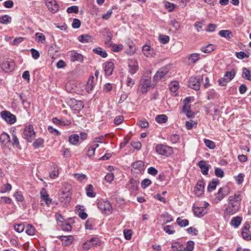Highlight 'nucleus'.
<instances>
[{
	"label": "nucleus",
	"instance_id": "f257e3e1",
	"mask_svg": "<svg viewBox=\"0 0 251 251\" xmlns=\"http://www.w3.org/2000/svg\"><path fill=\"white\" fill-rule=\"evenodd\" d=\"M242 196L240 192H238L228 199V205L224 211L225 215H232L240 209Z\"/></svg>",
	"mask_w": 251,
	"mask_h": 251
},
{
	"label": "nucleus",
	"instance_id": "f03ea898",
	"mask_svg": "<svg viewBox=\"0 0 251 251\" xmlns=\"http://www.w3.org/2000/svg\"><path fill=\"white\" fill-rule=\"evenodd\" d=\"M230 192V189L226 186H223L219 189L218 191L215 194L213 202L218 203L221 201Z\"/></svg>",
	"mask_w": 251,
	"mask_h": 251
},
{
	"label": "nucleus",
	"instance_id": "7ed1b4c3",
	"mask_svg": "<svg viewBox=\"0 0 251 251\" xmlns=\"http://www.w3.org/2000/svg\"><path fill=\"white\" fill-rule=\"evenodd\" d=\"M203 80V76L201 75L192 76L188 82V86L195 90H199L200 88L201 83Z\"/></svg>",
	"mask_w": 251,
	"mask_h": 251
},
{
	"label": "nucleus",
	"instance_id": "20e7f679",
	"mask_svg": "<svg viewBox=\"0 0 251 251\" xmlns=\"http://www.w3.org/2000/svg\"><path fill=\"white\" fill-rule=\"evenodd\" d=\"M98 207L102 213L109 215L112 212V206L108 201L101 200L98 203Z\"/></svg>",
	"mask_w": 251,
	"mask_h": 251
},
{
	"label": "nucleus",
	"instance_id": "39448f33",
	"mask_svg": "<svg viewBox=\"0 0 251 251\" xmlns=\"http://www.w3.org/2000/svg\"><path fill=\"white\" fill-rule=\"evenodd\" d=\"M140 90L142 93L147 92L151 87V78L149 76H144L140 80Z\"/></svg>",
	"mask_w": 251,
	"mask_h": 251
},
{
	"label": "nucleus",
	"instance_id": "423d86ee",
	"mask_svg": "<svg viewBox=\"0 0 251 251\" xmlns=\"http://www.w3.org/2000/svg\"><path fill=\"white\" fill-rule=\"evenodd\" d=\"M24 136L28 142H31L32 140L34 139L35 137V132L32 126L28 125L25 128L24 131Z\"/></svg>",
	"mask_w": 251,
	"mask_h": 251
},
{
	"label": "nucleus",
	"instance_id": "0eeeda50",
	"mask_svg": "<svg viewBox=\"0 0 251 251\" xmlns=\"http://www.w3.org/2000/svg\"><path fill=\"white\" fill-rule=\"evenodd\" d=\"M2 70L5 72H11L14 68L15 63L11 59H5L0 64Z\"/></svg>",
	"mask_w": 251,
	"mask_h": 251
},
{
	"label": "nucleus",
	"instance_id": "6e6552de",
	"mask_svg": "<svg viewBox=\"0 0 251 251\" xmlns=\"http://www.w3.org/2000/svg\"><path fill=\"white\" fill-rule=\"evenodd\" d=\"M1 117L9 124H13L16 121V116L10 112L4 110L1 112Z\"/></svg>",
	"mask_w": 251,
	"mask_h": 251
},
{
	"label": "nucleus",
	"instance_id": "1a4fd4ad",
	"mask_svg": "<svg viewBox=\"0 0 251 251\" xmlns=\"http://www.w3.org/2000/svg\"><path fill=\"white\" fill-rule=\"evenodd\" d=\"M45 2L51 13H55L59 10V7L55 0H45Z\"/></svg>",
	"mask_w": 251,
	"mask_h": 251
},
{
	"label": "nucleus",
	"instance_id": "9d476101",
	"mask_svg": "<svg viewBox=\"0 0 251 251\" xmlns=\"http://www.w3.org/2000/svg\"><path fill=\"white\" fill-rule=\"evenodd\" d=\"M204 186L203 181L202 180H199L195 187V195L197 197H201L202 196L204 192Z\"/></svg>",
	"mask_w": 251,
	"mask_h": 251
},
{
	"label": "nucleus",
	"instance_id": "9b49d317",
	"mask_svg": "<svg viewBox=\"0 0 251 251\" xmlns=\"http://www.w3.org/2000/svg\"><path fill=\"white\" fill-rule=\"evenodd\" d=\"M142 51L143 54L147 57H152L155 55V51L154 49L147 45L143 46Z\"/></svg>",
	"mask_w": 251,
	"mask_h": 251
},
{
	"label": "nucleus",
	"instance_id": "f8f14e48",
	"mask_svg": "<svg viewBox=\"0 0 251 251\" xmlns=\"http://www.w3.org/2000/svg\"><path fill=\"white\" fill-rule=\"evenodd\" d=\"M193 210L195 215L198 217H201L204 216L207 213L206 209H202L201 206H193Z\"/></svg>",
	"mask_w": 251,
	"mask_h": 251
},
{
	"label": "nucleus",
	"instance_id": "ddd939ff",
	"mask_svg": "<svg viewBox=\"0 0 251 251\" xmlns=\"http://www.w3.org/2000/svg\"><path fill=\"white\" fill-rule=\"evenodd\" d=\"M128 72L131 74H135L138 70V64L136 60L130 61L128 63Z\"/></svg>",
	"mask_w": 251,
	"mask_h": 251
},
{
	"label": "nucleus",
	"instance_id": "4468645a",
	"mask_svg": "<svg viewBox=\"0 0 251 251\" xmlns=\"http://www.w3.org/2000/svg\"><path fill=\"white\" fill-rule=\"evenodd\" d=\"M71 60L72 61H78L82 62L83 61V56L82 54L78 53L75 51H72L70 52Z\"/></svg>",
	"mask_w": 251,
	"mask_h": 251
},
{
	"label": "nucleus",
	"instance_id": "2eb2a0df",
	"mask_svg": "<svg viewBox=\"0 0 251 251\" xmlns=\"http://www.w3.org/2000/svg\"><path fill=\"white\" fill-rule=\"evenodd\" d=\"M114 65L112 62H107L104 66V72L106 75L110 76L112 74Z\"/></svg>",
	"mask_w": 251,
	"mask_h": 251
},
{
	"label": "nucleus",
	"instance_id": "dca6fc26",
	"mask_svg": "<svg viewBox=\"0 0 251 251\" xmlns=\"http://www.w3.org/2000/svg\"><path fill=\"white\" fill-rule=\"evenodd\" d=\"M198 166L200 168L201 172L203 175H206L208 174L209 166L206 164L205 161H200L198 163Z\"/></svg>",
	"mask_w": 251,
	"mask_h": 251
},
{
	"label": "nucleus",
	"instance_id": "f3484780",
	"mask_svg": "<svg viewBox=\"0 0 251 251\" xmlns=\"http://www.w3.org/2000/svg\"><path fill=\"white\" fill-rule=\"evenodd\" d=\"M168 149V147L162 144L157 145L155 148L156 151L158 153L165 155H167V151Z\"/></svg>",
	"mask_w": 251,
	"mask_h": 251
},
{
	"label": "nucleus",
	"instance_id": "a211bd4d",
	"mask_svg": "<svg viewBox=\"0 0 251 251\" xmlns=\"http://www.w3.org/2000/svg\"><path fill=\"white\" fill-rule=\"evenodd\" d=\"M59 239L62 242L64 246L70 245L72 244L74 240V238L72 236H60Z\"/></svg>",
	"mask_w": 251,
	"mask_h": 251
},
{
	"label": "nucleus",
	"instance_id": "6ab92c4d",
	"mask_svg": "<svg viewBox=\"0 0 251 251\" xmlns=\"http://www.w3.org/2000/svg\"><path fill=\"white\" fill-rule=\"evenodd\" d=\"M132 168L137 170L140 172L144 170V163L142 161H137L132 164Z\"/></svg>",
	"mask_w": 251,
	"mask_h": 251
},
{
	"label": "nucleus",
	"instance_id": "aec40b11",
	"mask_svg": "<svg viewBox=\"0 0 251 251\" xmlns=\"http://www.w3.org/2000/svg\"><path fill=\"white\" fill-rule=\"evenodd\" d=\"M93 40V37L89 34L81 35L78 37L79 41L82 43H86L90 42H92Z\"/></svg>",
	"mask_w": 251,
	"mask_h": 251
},
{
	"label": "nucleus",
	"instance_id": "412c9836",
	"mask_svg": "<svg viewBox=\"0 0 251 251\" xmlns=\"http://www.w3.org/2000/svg\"><path fill=\"white\" fill-rule=\"evenodd\" d=\"M139 180L131 178L128 183V188L132 190H136L138 188Z\"/></svg>",
	"mask_w": 251,
	"mask_h": 251
},
{
	"label": "nucleus",
	"instance_id": "4be33fe9",
	"mask_svg": "<svg viewBox=\"0 0 251 251\" xmlns=\"http://www.w3.org/2000/svg\"><path fill=\"white\" fill-rule=\"evenodd\" d=\"M216 49V46L213 44H209L206 46L202 47L201 48V50L204 53H209L214 50Z\"/></svg>",
	"mask_w": 251,
	"mask_h": 251
},
{
	"label": "nucleus",
	"instance_id": "5701e85b",
	"mask_svg": "<svg viewBox=\"0 0 251 251\" xmlns=\"http://www.w3.org/2000/svg\"><path fill=\"white\" fill-rule=\"evenodd\" d=\"M219 34L220 36L226 39H231L233 37V34L229 30H221L220 31Z\"/></svg>",
	"mask_w": 251,
	"mask_h": 251
},
{
	"label": "nucleus",
	"instance_id": "b1692460",
	"mask_svg": "<svg viewBox=\"0 0 251 251\" xmlns=\"http://www.w3.org/2000/svg\"><path fill=\"white\" fill-rule=\"evenodd\" d=\"M93 51L96 54L99 55L103 58H105L107 56L106 51L102 49L101 48L98 47L93 50Z\"/></svg>",
	"mask_w": 251,
	"mask_h": 251
},
{
	"label": "nucleus",
	"instance_id": "393cba45",
	"mask_svg": "<svg viewBox=\"0 0 251 251\" xmlns=\"http://www.w3.org/2000/svg\"><path fill=\"white\" fill-rule=\"evenodd\" d=\"M242 219L241 217L237 216L235 217H233L230 222V224L231 226H234L235 228L238 227L241 223Z\"/></svg>",
	"mask_w": 251,
	"mask_h": 251
},
{
	"label": "nucleus",
	"instance_id": "a878e982",
	"mask_svg": "<svg viewBox=\"0 0 251 251\" xmlns=\"http://www.w3.org/2000/svg\"><path fill=\"white\" fill-rule=\"evenodd\" d=\"M167 71L166 69H161L155 74L154 76V79L157 80L162 78L167 74Z\"/></svg>",
	"mask_w": 251,
	"mask_h": 251
},
{
	"label": "nucleus",
	"instance_id": "bb28decb",
	"mask_svg": "<svg viewBox=\"0 0 251 251\" xmlns=\"http://www.w3.org/2000/svg\"><path fill=\"white\" fill-rule=\"evenodd\" d=\"M86 193L88 197L94 198L96 196V194L94 191V187L92 184H89L86 187Z\"/></svg>",
	"mask_w": 251,
	"mask_h": 251
},
{
	"label": "nucleus",
	"instance_id": "cd10ccee",
	"mask_svg": "<svg viewBox=\"0 0 251 251\" xmlns=\"http://www.w3.org/2000/svg\"><path fill=\"white\" fill-rule=\"evenodd\" d=\"M41 198L45 201L47 205L51 202V200L49 198V195L47 193L45 189H43L40 192Z\"/></svg>",
	"mask_w": 251,
	"mask_h": 251
},
{
	"label": "nucleus",
	"instance_id": "c85d7f7f",
	"mask_svg": "<svg viewBox=\"0 0 251 251\" xmlns=\"http://www.w3.org/2000/svg\"><path fill=\"white\" fill-rule=\"evenodd\" d=\"M94 77L92 76H90L89 78V79L87 82V84H86V91L88 92V93H90L93 89V88H94Z\"/></svg>",
	"mask_w": 251,
	"mask_h": 251
},
{
	"label": "nucleus",
	"instance_id": "c756f323",
	"mask_svg": "<svg viewBox=\"0 0 251 251\" xmlns=\"http://www.w3.org/2000/svg\"><path fill=\"white\" fill-rule=\"evenodd\" d=\"M0 141L4 145H6L10 142L9 135L3 132L0 136Z\"/></svg>",
	"mask_w": 251,
	"mask_h": 251
},
{
	"label": "nucleus",
	"instance_id": "7c9ffc66",
	"mask_svg": "<svg viewBox=\"0 0 251 251\" xmlns=\"http://www.w3.org/2000/svg\"><path fill=\"white\" fill-rule=\"evenodd\" d=\"M168 117L166 115L162 114L157 115L155 117V121L159 124L166 123L167 122Z\"/></svg>",
	"mask_w": 251,
	"mask_h": 251
},
{
	"label": "nucleus",
	"instance_id": "2f4dec72",
	"mask_svg": "<svg viewBox=\"0 0 251 251\" xmlns=\"http://www.w3.org/2000/svg\"><path fill=\"white\" fill-rule=\"evenodd\" d=\"M79 136L76 134H74L69 137V141L71 144L76 145L79 141Z\"/></svg>",
	"mask_w": 251,
	"mask_h": 251
},
{
	"label": "nucleus",
	"instance_id": "473e14b6",
	"mask_svg": "<svg viewBox=\"0 0 251 251\" xmlns=\"http://www.w3.org/2000/svg\"><path fill=\"white\" fill-rule=\"evenodd\" d=\"M12 21V18L7 15L0 17V23L4 25H8Z\"/></svg>",
	"mask_w": 251,
	"mask_h": 251
},
{
	"label": "nucleus",
	"instance_id": "72a5a7b5",
	"mask_svg": "<svg viewBox=\"0 0 251 251\" xmlns=\"http://www.w3.org/2000/svg\"><path fill=\"white\" fill-rule=\"evenodd\" d=\"M219 183V180L217 179H213L209 183L207 187L208 192H211L216 189L217 184Z\"/></svg>",
	"mask_w": 251,
	"mask_h": 251
},
{
	"label": "nucleus",
	"instance_id": "f704fd0d",
	"mask_svg": "<svg viewBox=\"0 0 251 251\" xmlns=\"http://www.w3.org/2000/svg\"><path fill=\"white\" fill-rule=\"evenodd\" d=\"M242 77L247 80H251V72L249 69L243 68Z\"/></svg>",
	"mask_w": 251,
	"mask_h": 251
},
{
	"label": "nucleus",
	"instance_id": "c9c22d12",
	"mask_svg": "<svg viewBox=\"0 0 251 251\" xmlns=\"http://www.w3.org/2000/svg\"><path fill=\"white\" fill-rule=\"evenodd\" d=\"M136 51V46L135 44L132 43H129L128 44V48L126 50V53L128 54L132 55L135 53Z\"/></svg>",
	"mask_w": 251,
	"mask_h": 251
},
{
	"label": "nucleus",
	"instance_id": "e433bc0d",
	"mask_svg": "<svg viewBox=\"0 0 251 251\" xmlns=\"http://www.w3.org/2000/svg\"><path fill=\"white\" fill-rule=\"evenodd\" d=\"M94 240H97L93 238H91L90 240L86 241L82 245V248L84 250H88L91 248L93 247L92 244L91 243V241H94Z\"/></svg>",
	"mask_w": 251,
	"mask_h": 251
},
{
	"label": "nucleus",
	"instance_id": "4c0bfd02",
	"mask_svg": "<svg viewBox=\"0 0 251 251\" xmlns=\"http://www.w3.org/2000/svg\"><path fill=\"white\" fill-rule=\"evenodd\" d=\"M72 102L75 104L74 105V109L76 110H79L83 107V102L81 100H73Z\"/></svg>",
	"mask_w": 251,
	"mask_h": 251
},
{
	"label": "nucleus",
	"instance_id": "58836bf2",
	"mask_svg": "<svg viewBox=\"0 0 251 251\" xmlns=\"http://www.w3.org/2000/svg\"><path fill=\"white\" fill-rule=\"evenodd\" d=\"M190 98L187 97L185 98V99L184 100V105L183 106L182 111L184 113L190 111V105L189 104L190 102Z\"/></svg>",
	"mask_w": 251,
	"mask_h": 251
},
{
	"label": "nucleus",
	"instance_id": "ea45409f",
	"mask_svg": "<svg viewBox=\"0 0 251 251\" xmlns=\"http://www.w3.org/2000/svg\"><path fill=\"white\" fill-rule=\"evenodd\" d=\"M235 71L233 69L231 71L227 72L224 75V77L226 78L227 81H230L235 75Z\"/></svg>",
	"mask_w": 251,
	"mask_h": 251
},
{
	"label": "nucleus",
	"instance_id": "a19ab883",
	"mask_svg": "<svg viewBox=\"0 0 251 251\" xmlns=\"http://www.w3.org/2000/svg\"><path fill=\"white\" fill-rule=\"evenodd\" d=\"M176 223L178 225L181 227H185L189 224L188 220L186 219H182L180 217L177 218L176 219Z\"/></svg>",
	"mask_w": 251,
	"mask_h": 251
},
{
	"label": "nucleus",
	"instance_id": "79ce46f5",
	"mask_svg": "<svg viewBox=\"0 0 251 251\" xmlns=\"http://www.w3.org/2000/svg\"><path fill=\"white\" fill-rule=\"evenodd\" d=\"M245 175L244 174L240 173L237 176H234V178L235 180L236 183L238 184H241L244 181Z\"/></svg>",
	"mask_w": 251,
	"mask_h": 251
},
{
	"label": "nucleus",
	"instance_id": "37998d69",
	"mask_svg": "<svg viewBox=\"0 0 251 251\" xmlns=\"http://www.w3.org/2000/svg\"><path fill=\"white\" fill-rule=\"evenodd\" d=\"M194 242L193 241H189L187 242L185 248H183V251H193L194 249Z\"/></svg>",
	"mask_w": 251,
	"mask_h": 251
},
{
	"label": "nucleus",
	"instance_id": "c03bdc74",
	"mask_svg": "<svg viewBox=\"0 0 251 251\" xmlns=\"http://www.w3.org/2000/svg\"><path fill=\"white\" fill-rule=\"evenodd\" d=\"M25 232L29 235H33L35 234V229L31 225H28L25 227Z\"/></svg>",
	"mask_w": 251,
	"mask_h": 251
},
{
	"label": "nucleus",
	"instance_id": "a18cd8bd",
	"mask_svg": "<svg viewBox=\"0 0 251 251\" xmlns=\"http://www.w3.org/2000/svg\"><path fill=\"white\" fill-rule=\"evenodd\" d=\"M204 143L205 146L210 149H214L216 147L215 143L210 140L205 139Z\"/></svg>",
	"mask_w": 251,
	"mask_h": 251
},
{
	"label": "nucleus",
	"instance_id": "49530a36",
	"mask_svg": "<svg viewBox=\"0 0 251 251\" xmlns=\"http://www.w3.org/2000/svg\"><path fill=\"white\" fill-rule=\"evenodd\" d=\"M200 59V54L198 53L191 54L189 57V60L193 63H195Z\"/></svg>",
	"mask_w": 251,
	"mask_h": 251
},
{
	"label": "nucleus",
	"instance_id": "de8ad7c7",
	"mask_svg": "<svg viewBox=\"0 0 251 251\" xmlns=\"http://www.w3.org/2000/svg\"><path fill=\"white\" fill-rule=\"evenodd\" d=\"M44 143L43 139L39 138L36 140L33 143L34 148L37 149L43 146Z\"/></svg>",
	"mask_w": 251,
	"mask_h": 251
},
{
	"label": "nucleus",
	"instance_id": "09e8293b",
	"mask_svg": "<svg viewBox=\"0 0 251 251\" xmlns=\"http://www.w3.org/2000/svg\"><path fill=\"white\" fill-rule=\"evenodd\" d=\"M178 88V83L176 81L172 82L170 84V89L172 92H176Z\"/></svg>",
	"mask_w": 251,
	"mask_h": 251
},
{
	"label": "nucleus",
	"instance_id": "8fccbe9b",
	"mask_svg": "<svg viewBox=\"0 0 251 251\" xmlns=\"http://www.w3.org/2000/svg\"><path fill=\"white\" fill-rule=\"evenodd\" d=\"M173 229V226L169 225L165 226L163 227L164 230L168 234H173L175 232Z\"/></svg>",
	"mask_w": 251,
	"mask_h": 251
},
{
	"label": "nucleus",
	"instance_id": "3c124183",
	"mask_svg": "<svg viewBox=\"0 0 251 251\" xmlns=\"http://www.w3.org/2000/svg\"><path fill=\"white\" fill-rule=\"evenodd\" d=\"M161 216L163 219L164 223H169L173 220L172 216L168 213L163 214Z\"/></svg>",
	"mask_w": 251,
	"mask_h": 251
},
{
	"label": "nucleus",
	"instance_id": "603ef678",
	"mask_svg": "<svg viewBox=\"0 0 251 251\" xmlns=\"http://www.w3.org/2000/svg\"><path fill=\"white\" fill-rule=\"evenodd\" d=\"M159 40L163 44L167 43L170 40V37L167 35H160L159 36Z\"/></svg>",
	"mask_w": 251,
	"mask_h": 251
},
{
	"label": "nucleus",
	"instance_id": "864d4df0",
	"mask_svg": "<svg viewBox=\"0 0 251 251\" xmlns=\"http://www.w3.org/2000/svg\"><path fill=\"white\" fill-rule=\"evenodd\" d=\"M78 11V7L75 5L69 7L67 9V12L68 13H77Z\"/></svg>",
	"mask_w": 251,
	"mask_h": 251
},
{
	"label": "nucleus",
	"instance_id": "5fc2aeb1",
	"mask_svg": "<svg viewBox=\"0 0 251 251\" xmlns=\"http://www.w3.org/2000/svg\"><path fill=\"white\" fill-rule=\"evenodd\" d=\"M236 56L237 58L240 59L244 58H248L249 56L248 54L243 51H240L236 53Z\"/></svg>",
	"mask_w": 251,
	"mask_h": 251
},
{
	"label": "nucleus",
	"instance_id": "6e6d98bb",
	"mask_svg": "<svg viewBox=\"0 0 251 251\" xmlns=\"http://www.w3.org/2000/svg\"><path fill=\"white\" fill-rule=\"evenodd\" d=\"M14 228L17 232L21 233L24 230L25 227L24 224H20L15 225L14 226Z\"/></svg>",
	"mask_w": 251,
	"mask_h": 251
},
{
	"label": "nucleus",
	"instance_id": "4d7b16f0",
	"mask_svg": "<svg viewBox=\"0 0 251 251\" xmlns=\"http://www.w3.org/2000/svg\"><path fill=\"white\" fill-rule=\"evenodd\" d=\"M151 183V180L148 178H145L144 180H142L141 182V187L145 189V188L148 187L149 185H150Z\"/></svg>",
	"mask_w": 251,
	"mask_h": 251
},
{
	"label": "nucleus",
	"instance_id": "13d9d810",
	"mask_svg": "<svg viewBox=\"0 0 251 251\" xmlns=\"http://www.w3.org/2000/svg\"><path fill=\"white\" fill-rule=\"evenodd\" d=\"M215 174L218 177H223L224 176V172L220 168H216L215 170Z\"/></svg>",
	"mask_w": 251,
	"mask_h": 251
},
{
	"label": "nucleus",
	"instance_id": "bf43d9fd",
	"mask_svg": "<svg viewBox=\"0 0 251 251\" xmlns=\"http://www.w3.org/2000/svg\"><path fill=\"white\" fill-rule=\"evenodd\" d=\"M74 176L79 181H82L83 180L87 178L86 176L83 174H74Z\"/></svg>",
	"mask_w": 251,
	"mask_h": 251
},
{
	"label": "nucleus",
	"instance_id": "052dcab7",
	"mask_svg": "<svg viewBox=\"0 0 251 251\" xmlns=\"http://www.w3.org/2000/svg\"><path fill=\"white\" fill-rule=\"evenodd\" d=\"M35 36L37 38V40L38 42H41L42 43H44L46 40L45 36L43 35V33H36L35 34Z\"/></svg>",
	"mask_w": 251,
	"mask_h": 251
},
{
	"label": "nucleus",
	"instance_id": "680f3d73",
	"mask_svg": "<svg viewBox=\"0 0 251 251\" xmlns=\"http://www.w3.org/2000/svg\"><path fill=\"white\" fill-rule=\"evenodd\" d=\"M81 25V22L78 19H74L73 20V22L72 23V27L74 28L77 29Z\"/></svg>",
	"mask_w": 251,
	"mask_h": 251
},
{
	"label": "nucleus",
	"instance_id": "e2e57ef3",
	"mask_svg": "<svg viewBox=\"0 0 251 251\" xmlns=\"http://www.w3.org/2000/svg\"><path fill=\"white\" fill-rule=\"evenodd\" d=\"M175 6L176 5L175 4L171 2H166L165 3V7L169 12L172 11L174 9Z\"/></svg>",
	"mask_w": 251,
	"mask_h": 251
},
{
	"label": "nucleus",
	"instance_id": "0e129e2a",
	"mask_svg": "<svg viewBox=\"0 0 251 251\" xmlns=\"http://www.w3.org/2000/svg\"><path fill=\"white\" fill-rule=\"evenodd\" d=\"M125 238L126 240H130L131 238L132 231L130 229H125L124 230Z\"/></svg>",
	"mask_w": 251,
	"mask_h": 251
},
{
	"label": "nucleus",
	"instance_id": "69168bd1",
	"mask_svg": "<svg viewBox=\"0 0 251 251\" xmlns=\"http://www.w3.org/2000/svg\"><path fill=\"white\" fill-rule=\"evenodd\" d=\"M241 234L243 239L247 241L251 240V234L250 233H249V232L242 231L241 232Z\"/></svg>",
	"mask_w": 251,
	"mask_h": 251
},
{
	"label": "nucleus",
	"instance_id": "338daca9",
	"mask_svg": "<svg viewBox=\"0 0 251 251\" xmlns=\"http://www.w3.org/2000/svg\"><path fill=\"white\" fill-rule=\"evenodd\" d=\"M30 51L31 53L32 57L34 59H37L39 57L40 53L37 50H36L34 49H31L30 50Z\"/></svg>",
	"mask_w": 251,
	"mask_h": 251
},
{
	"label": "nucleus",
	"instance_id": "774afa93",
	"mask_svg": "<svg viewBox=\"0 0 251 251\" xmlns=\"http://www.w3.org/2000/svg\"><path fill=\"white\" fill-rule=\"evenodd\" d=\"M14 197H15L16 199L18 201H24V197L22 194L20 192H16L14 194Z\"/></svg>",
	"mask_w": 251,
	"mask_h": 251
}]
</instances>
